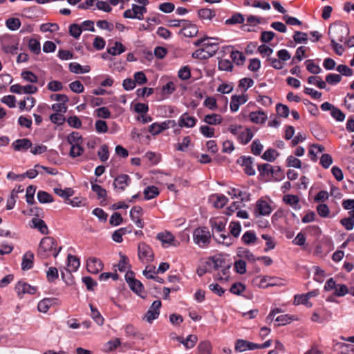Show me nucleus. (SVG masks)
I'll return each instance as SVG.
<instances>
[{"mask_svg": "<svg viewBox=\"0 0 354 354\" xmlns=\"http://www.w3.org/2000/svg\"><path fill=\"white\" fill-rule=\"evenodd\" d=\"M61 250V246L57 248V241L53 237L46 236L39 243L37 255L43 259H47L51 255L57 257Z\"/></svg>", "mask_w": 354, "mask_h": 354, "instance_id": "1", "label": "nucleus"}, {"mask_svg": "<svg viewBox=\"0 0 354 354\" xmlns=\"http://www.w3.org/2000/svg\"><path fill=\"white\" fill-rule=\"evenodd\" d=\"M212 236L214 239L218 243L229 246L232 243V239L227 232L225 230V223L221 221H209Z\"/></svg>", "mask_w": 354, "mask_h": 354, "instance_id": "2", "label": "nucleus"}, {"mask_svg": "<svg viewBox=\"0 0 354 354\" xmlns=\"http://www.w3.org/2000/svg\"><path fill=\"white\" fill-rule=\"evenodd\" d=\"M328 34L330 41L342 42L349 34V29L344 24H335L329 26Z\"/></svg>", "mask_w": 354, "mask_h": 354, "instance_id": "3", "label": "nucleus"}, {"mask_svg": "<svg viewBox=\"0 0 354 354\" xmlns=\"http://www.w3.org/2000/svg\"><path fill=\"white\" fill-rule=\"evenodd\" d=\"M211 239V234L207 227H198L193 232V240L200 248L207 247Z\"/></svg>", "mask_w": 354, "mask_h": 354, "instance_id": "4", "label": "nucleus"}, {"mask_svg": "<svg viewBox=\"0 0 354 354\" xmlns=\"http://www.w3.org/2000/svg\"><path fill=\"white\" fill-rule=\"evenodd\" d=\"M125 280L133 292L141 297H144V295H142V293H145L144 286L139 280H137L134 277V273L133 271H128L126 273Z\"/></svg>", "mask_w": 354, "mask_h": 354, "instance_id": "5", "label": "nucleus"}, {"mask_svg": "<svg viewBox=\"0 0 354 354\" xmlns=\"http://www.w3.org/2000/svg\"><path fill=\"white\" fill-rule=\"evenodd\" d=\"M161 305L160 300L154 301L147 311L143 319L149 323H151L154 319H157L160 315Z\"/></svg>", "mask_w": 354, "mask_h": 354, "instance_id": "6", "label": "nucleus"}, {"mask_svg": "<svg viewBox=\"0 0 354 354\" xmlns=\"http://www.w3.org/2000/svg\"><path fill=\"white\" fill-rule=\"evenodd\" d=\"M138 257L142 261L147 262L153 260V252L149 245L145 243H140L138 246Z\"/></svg>", "mask_w": 354, "mask_h": 354, "instance_id": "7", "label": "nucleus"}, {"mask_svg": "<svg viewBox=\"0 0 354 354\" xmlns=\"http://www.w3.org/2000/svg\"><path fill=\"white\" fill-rule=\"evenodd\" d=\"M102 261L96 257H89L86 261V270L91 274H97L103 269Z\"/></svg>", "mask_w": 354, "mask_h": 354, "instance_id": "8", "label": "nucleus"}, {"mask_svg": "<svg viewBox=\"0 0 354 354\" xmlns=\"http://www.w3.org/2000/svg\"><path fill=\"white\" fill-rule=\"evenodd\" d=\"M273 278L269 276H257L255 277L252 281V283L253 286L261 288H267L268 287H272L275 286H278L279 284L277 283H267L268 281L272 280Z\"/></svg>", "mask_w": 354, "mask_h": 354, "instance_id": "9", "label": "nucleus"}, {"mask_svg": "<svg viewBox=\"0 0 354 354\" xmlns=\"http://www.w3.org/2000/svg\"><path fill=\"white\" fill-rule=\"evenodd\" d=\"M15 290L20 297L26 293L33 295L36 292V288L31 286L24 281H19L15 286Z\"/></svg>", "mask_w": 354, "mask_h": 354, "instance_id": "10", "label": "nucleus"}, {"mask_svg": "<svg viewBox=\"0 0 354 354\" xmlns=\"http://www.w3.org/2000/svg\"><path fill=\"white\" fill-rule=\"evenodd\" d=\"M142 214V208L140 206H134L130 211L131 219L136 223L137 227L143 228L145 226L144 222L140 218Z\"/></svg>", "mask_w": 354, "mask_h": 354, "instance_id": "11", "label": "nucleus"}, {"mask_svg": "<svg viewBox=\"0 0 354 354\" xmlns=\"http://www.w3.org/2000/svg\"><path fill=\"white\" fill-rule=\"evenodd\" d=\"M248 100L247 95H232L230 102V110L232 112H236L239 110L240 105L245 104Z\"/></svg>", "mask_w": 354, "mask_h": 354, "instance_id": "12", "label": "nucleus"}, {"mask_svg": "<svg viewBox=\"0 0 354 354\" xmlns=\"http://www.w3.org/2000/svg\"><path fill=\"white\" fill-rule=\"evenodd\" d=\"M198 32L196 25L192 24L187 21V24L183 25V28L180 30L179 34L183 35L185 37H195Z\"/></svg>", "mask_w": 354, "mask_h": 354, "instance_id": "13", "label": "nucleus"}, {"mask_svg": "<svg viewBox=\"0 0 354 354\" xmlns=\"http://www.w3.org/2000/svg\"><path fill=\"white\" fill-rule=\"evenodd\" d=\"M131 181V178L127 174H122L115 178L113 185L115 189L124 191Z\"/></svg>", "mask_w": 354, "mask_h": 354, "instance_id": "14", "label": "nucleus"}, {"mask_svg": "<svg viewBox=\"0 0 354 354\" xmlns=\"http://www.w3.org/2000/svg\"><path fill=\"white\" fill-rule=\"evenodd\" d=\"M255 212L259 215L268 216L270 214L272 207L266 201L258 200L256 204Z\"/></svg>", "mask_w": 354, "mask_h": 354, "instance_id": "15", "label": "nucleus"}, {"mask_svg": "<svg viewBox=\"0 0 354 354\" xmlns=\"http://www.w3.org/2000/svg\"><path fill=\"white\" fill-rule=\"evenodd\" d=\"M257 347V344L243 339H237L235 344V350L239 352L254 350Z\"/></svg>", "mask_w": 354, "mask_h": 354, "instance_id": "16", "label": "nucleus"}, {"mask_svg": "<svg viewBox=\"0 0 354 354\" xmlns=\"http://www.w3.org/2000/svg\"><path fill=\"white\" fill-rule=\"evenodd\" d=\"M196 119L194 117L189 116L188 113H183L179 120L178 124L181 127L191 128L196 125Z\"/></svg>", "mask_w": 354, "mask_h": 354, "instance_id": "17", "label": "nucleus"}, {"mask_svg": "<svg viewBox=\"0 0 354 354\" xmlns=\"http://www.w3.org/2000/svg\"><path fill=\"white\" fill-rule=\"evenodd\" d=\"M24 192V188L21 185H18L12 191L10 198L7 201L6 209L10 210L14 208L16 203L17 194Z\"/></svg>", "mask_w": 354, "mask_h": 354, "instance_id": "18", "label": "nucleus"}, {"mask_svg": "<svg viewBox=\"0 0 354 354\" xmlns=\"http://www.w3.org/2000/svg\"><path fill=\"white\" fill-rule=\"evenodd\" d=\"M12 146L15 151L26 150L32 147V142L28 138L18 139L12 144Z\"/></svg>", "mask_w": 354, "mask_h": 354, "instance_id": "19", "label": "nucleus"}, {"mask_svg": "<svg viewBox=\"0 0 354 354\" xmlns=\"http://www.w3.org/2000/svg\"><path fill=\"white\" fill-rule=\"evenodd\" d=\"M34 260V254L30 252H26L22 258L21 269L23 270H28L32 268Z\"/></svg>", "mask_w": 354, "mask_h": 354, "instance_id": "20", "label": "nucleus"}, {"mask_svg": "<svg viewBox=\"0 0 354 354\" xmlns=\"http://www.w3.org/2000/svg\"><path fill=\"white\" fill-rule=\"evenodd\" d=\"M210 201L216 208H223L228 201V198L223 194H214L210 197Z\"/></svg>", "mask_w": 354, "mask_h": 354, "instance_id": "21", "label": "nucleus"}, {"mask_svg": "<svg viewBox=\"0 0 354 354\" xmlns=\"http://www.w3.org/2000/svg\"><path fill=\"white\" fill-rule=\"evenodd\" d=\"M207 265L212 266L215 270H218L223 267L225 261L221 257H212L206 261Z\"/></svg>", "mask_w": 354, "mask_h": 354, "instance_id": "22", "label": "nucleus"}, {"mask_svg": "<svg viewBox=\"0 0 354 354\" xmlns=\"http://www.w3.org/2000/svg\"><path fill=\"white\" fill-rule=\"evenodd\" d=\"M250 120L256 124H262L267 120V115L263 111H253L250 113Z\"/></svg>", "mask_w": 354, "mask_h": 354, "instance_id": "23", "label": "nucleus"}, {"mask_svg": "<svg viewBox=\"0 0 354 354\" xmlns=\"http://www.w3.org/2000/svg\"><path fill=\"white\" fill-rule=\"evenodd\" d=\"M197 13L198 17L202 20L211 21L216 16L215 10L207 8L199 9Z\"/></svg>", "mask_w": 354, "mask_h": 354, "instance_id": "24", "label": "nucleus"}, {"mask_svg": "<svg viewBox=\"0 0 354 354\" xmlns=\"http://www.w3.org/2000/svg\"><path fill=\"white\" fill-rule=\"evenodd\" d=\"M135 7H138L137 4H133L131 9L126 10L123 13V17L127 19H138L139 20L143 19L141 17V13Z\"/></svg>", "mask_w": 354, "mask_h": 354, "instance_id": "25", "label": "nucleus"}, {"mask_svg": "<svg viewBox=\"0 0 354 354\" xmlns=\"http://www.w3.org/2000/svg\"><path fill=\"white\" fill-rule=\"evenodd\" d=\"M67 259L68 268L66 269V271L68 272L69 273L71 272H75L80 266L79 259L72 254H68Z\"/></svg>", "mask_w": 354, "mask_h": 354, "instance_id": "26", "label": "nucleus"}, {"mask_svg": "<svg viewBox=\"0 0 354 354\" xmlns=\"http://www.w3.org/2000/svg\"><path fill=\"white\" fill-rule=\"evenodd\" d=\"M89 308L91 309V317L97 325L102 326L104 319L99 310L91 304H89Z\"/></svg>", "mask_w": 354, "mask_h": 354, "instance_id": "27", "label": "nucleus"}, {"mask_svg": "<svg viewBox=\"0 0 354 354\" xmlns=\"http://www.w3.org/2000/svg\"><path fill=\"white\" fill-rule=\"evenodd\" d=\"M32 227L37 229L42 234H47L48 233V228L42 219L33 218L32 219Z\"/></svg>", "mask_w": 354, "mask_h": 354, "instance_id": "28", "label": "nucleus"}, {"mask_svg": "<svg viewBox=\"0 0 354 354\" xmlns=\"http://www.w3.org/2000/svg\"><path fill=\"white\" fill-rule=\"evenodd\" d=\"M124 330H125L126 335L128 337H131L133 338H138L140 339H144L143 335L142 333H140V331L131 324L127 325L125 326Z\"/></svg>", "mask_w": 354, "mask_h": 354, "instance_id": "29", "label": "nucleus"}, {"mask_svg": "<svg viewBox=\"0 0 354 354\" xmlns=\"http://www.w3.org/2000/svg\"><path fill=\"white\" fill-rule=\"evenodd\" d=\"M203 121L209 125H216L221 124L223 118L218 114L212 113L205 115Z\"/></svg>", "mask_w": 354, "mask_h": 354, "instance_id": "30", "label": "nucleus"}, {"mask_svg": "<svg viewBox=\"0 0 354 354\" xmlns=\"http://www.w3.org/2000/svg\"><path fill=\"white\" fill-rule=\"evenodd\" d=\"M283 201L290 205L295 209H300V205H299V197L296 195L288 194L283 197Z\"/></svg>", "mask_w": 354, "mask_h": 354, "instance_id": "31", "label": "nucleus"}, {"mask_svg": "<svg viewBox=\"0 0 354 354\" xmlns=\"http://www.w3.org/2000/svg\"><path fill=\"white\" fill-rule=\"evenodd\" d=\"M125 50L126 48L121 42L115 41L113 46L108 48L107 53L111 55L115 56L122 54Z\"/></svg>", "mask_w": 354, "mask_h": 354, "instance_id": "32", "label": "nucleus"}, {"mask_svg": "<svg viewBox=\"0 0 354 354\" xmlns=\"http://www.w3.org/2000/svg\"><path fill=\"white\" fill-rule=\"evenodd\" d=\"M144 197L145 200H150L154 198L159 194L158 189L153 185L148 186L144 190Z\"/></svg>", "mask_w": 354, "mask_h": 354, "instance_id": "33", "label": "nucleus"}, {"mask_svg": "<svg viewBox=\"0 0 354 354\" xmlns=\"http://www.w3.org/2000/svg\"><path fill=\"white\" fill-rule=\"evenodd\" d=\"M6 26L9 30L15 31L20 28L21 21L19 18L10 17L6 21Z\"/></svg>", "mask_w": 354, "mask_h": 354, "instance_id": "34", "label": "nucleus"}, {"mask_svg": "<svg viewBox=\"0 0 354 354\" xmlns=\"http://www.w3.org/2000/svg\"><path fill=\"white\" fill-rule=\"evenodd\" d=\"M253 133L250 129H245L243 131L241 132L239 135V140L244 145L248 143L253 138Z\"/></svg>", "mask_w": 354, "mask_h": 354, "instance_id": "35", "label": "nucleus"}, {"mask_svg": "<svg viewBox=\"0 0 354 354\" xmlns=\"http://www.w3.org/2000/svg\"><path fill=\"white\" fill-rule=\"evenodd\" d=\"M157 239L160 240L162 244H171L174 241L175 238L171 233L166 232L158 233L157 234Z\"/></svg>", "mask_w": 354, "mask_h": 354, "instance_id": "36", "label": "nucleus"}, {"mask_svg": "<svg viewBox=\"0 0 354 354\" xmlns=\"http://www.w3.org/2000/svg\"><path fill=\"white\" fill-rule=\"evenodd\" d=\"M244 17L241 13H235L230 18L225 20L226 25L241 24L244 22Z\"/></svg>", "mask_w": 354, "mask_h": 354, "instance_id": "37", "label": "nucleus"}, {"mask_svg": "<svg viewBox=\"0 0 354 354\" xmlns=\"http://www.w3.org/2000/svg\"><path fill=\"white\" fill-rule=\"evenodd\" d=\"M232 61L238 66L243 65L244 62L245 61V57L243 55V54L239 51L235 50L232 51L230 55Z\"/></svg>", "mask_w": 354, "mask_h": 354, "instance_id": "38", "label": "nucleus"}, {"mask_svg": "<svg viewBox=\"0 0 354 354\" xmlns=\"http://www.w3.org/2000/svg\"><path fill=\"white\" fill-rule=\"evenodd\" d=\"M54 192L59 196L65 198L66 201L69 200V198L74 194V191L71 188H66L65 189L55 188Z\"/></svg>", "mask_w": 354, "mask_h": 354, "instance_id": "39", "label": "nucleus"}, {"mask_svg": "<svg viewBox=\"0 0 354 354\" xmlns=\"http://www.w3.org/2000/svg\"><path fill=\"white\" fill-rule=\"evenodd\" d=\"M198 353L197 354H212V346L211 344L208 341H203L198 345Z\"/></svg>", "mask_w": 354, "mask_h": 354, "instance_id": "40", "label": "nucleus"}, {"mask_svg": "<svg viewBox=\"0 0 354 354\" xmlns=\"http://www.w3.org/2000/svg\"><path fill=\"white\" fill-rule=\"evenodd\" d=\"M67 141L72 146L81 144L82 142V138L78 132H72L68 135Z\"/></svg>", "mask_w": 354, "mask_h": 354, "instance_id": "41", "label": "nucleus"}, {"mask_svg": "<svg viewBox=\"0 0 354 354\" xmlns=\"http://www.w3.org/2000/svg\"><path fill=\"white\" fill-rule=\"evenodd\" d=\"M37 199L41 203H48L53 201V196L45 191L37 192Z\"/></svg>", "mask_w": 354, "mask_h": 354, "instance_id": "42", "label": "nucleus"}, {"mask_svg": "<svg viewBox=\"0 0 354 354\" xmlns=\"http://www.w3.org/2000/svg\"><path fill=\"white\" fill-rule=\"evenodd\" d=\"M305 64L306 65V69L310 73L317 75L320 73L322 71L321 68L319 65H317L314 63L313 59H308L305 62Z\"/></svg>", "mask_w": 354, "mask_h": 354, "instance_id": "43", "label": "nucleus"}, {"mask_svg": "<svg viewBox=\"0 0 354 354\" xmlns=\"http://www.w3.org/2000/svg\"><path fill=\"white\" fill-rule=\"evenodd\" d=\"M242 241L246 245L254 243L257 239L256 234L252 231H247L243 234L241 238Z\"/></svg>", "mask_w": 354, "mask_h": 354, "instance_id": "44", "label": "nucleus"}, {"mask_svg": "<svg viewBox=\"0 0 354 354\" xmlns=\"http://www.w3.org/2000/svg\"><path fill=\"white\" fill-rule=\"evenodd\" d=\"M238 256L252 263L257 260V258L248 249H240L238 252Z\"/></svg>", "mask_w": 354, "mask_h": 354, "instance_id": "45", "label": "nucleus"}, {"mask_svg": "<svg viewBox=\"0 0 354 354\" xmlns=\"http://www.w3.org/2000/svg\"><path fill=\"white\" fill-rule=\"evenodd\" d=\"M273 168V166L270 164H260L258 165V170L260 173V175L263 176L271 177V171Z\"/></svg>", "mask_w": 354, "mask_h": 354, "instance_id": "46", "label": "nucleus"}, {"mask_svg": "<svg viewBox=\"0 0 354 354\" xmlns=\"http://www.w3.org/2000/svg\"><path fill=\"white\" fill-rule=\"evenodd\" d=\"M36 186L29 185L26 189V202L29 205L35 203L34 195L36 191Z\"/></svg>", "mask_w": 354, "mask_h": 354, "instance_id": "47", "label": "nucleus"}, {"mask_svg": "<svg viewBox=\"0 0 354 354\" xmlns=\"http://www.w3.org/2000/svg\"><path fill=\"white\" fill-rule=\"evenodd\" d=\"M292 320V317L288 314L279 315L275 319V322H277L276 325L277 326H285L290 324Z\"/></svg>", "mask_w": 354, "mask_h": 354, "instance_id": "48", "label": "nucleus"}, {"mask_svg": "<svg viewBox=\"0 0 354 354\" xmlns=\"http://www.w3.org/2000/svg\"><path fill=\"white\" fill-rule=\"evenodd\" d=\"M278 156L279 153L276 150L268 149L263 153L262 158L268 162H274Z\"/></svg>", "mask_w": 354, "mask_h": 354, "instance_id": "49", "label": "nucleus"}, {"mask_svg": "<svg viewBox=\"0 0 354 354\" xmlns=\"http://www.w3.org/2000/svg\"><path fill=\"white\" fill-rule=\"evenodd\" d=\"M91 189L93 192H94L95 193H96V194L97 195V198H103L104 200H105L106 197V191L105 189H104L102 186L99 185H97V184H93L92 182H91Z\"/></svg>", "mask_w": 354, "mask_h": 354, "instance_id": "50", "label": "nucleus"}, {"mask_svg": "<svg viewBox=\"0 0 354 354\" xmlns=\"http://www.w3.org/2000/svg\"><path fill=\"white\" fill-rule=\"evenodd\" d=\"M28 48L35 54H39L41 52V46L39 41L34 38L30 39L28 41Z\"/></svg>", "mask_w": 354, "mask_h": 354, "instance_id": "51", "label": "nucleus"}, {"mask_svg": "<svg viewBox=\"0 0 354 354\" xmlns=\"http://www.w3.org/2000/svg\"><path fill=\"white\" fill-rule=\"evenodd\" d=\"M82 32L81 26L77 24H71L69 26V34L75 39H78Z\"/></svg>", "mask_w": 354, "mask_h": 354, "instance_id": "52", "label": "nucleus"}, {"mask_svg": "<svg viewBox=\"0 0 354 354\" xmlns=\"http://www.w3.org/2000/svg\"><path fill=\"white\" fill-rule=\"evenodd\" d=\"M271 177L276 181H279L284 178V174L279 166L273 167L271 171Z\"/></svg>", "mask_w": 354, "mask_h": 354, "instance_id": "53", "label": "nucleus"}, {"mask_svg": "<svg viewBox=\"0 0 354 354\" xmlns=\"http://www.w3.org/2000/svg\"><path fill=\"white\" fill-rule=\"evenodd\" d=\"M342 81L339 74L329 73L326 76V82L330 85H335Z\"/></svg>", "mask_w": 354, "mask_h": 354, "instance_id": "54", "label": "nucleus"}, {"mask_svg": "<svg viewBox=\"0 0 354 354\" xmlns=\"http://www.w3.org/2000/svg\"><path fill=\"white\" fill-rule=\"evenodd\" d=\"M51 305L52 299H44L38 303L37 309L39 312L46 313Z\"/></svg>", "mask_w": 354, "mask_h": 354, "instance_id": "55", "label": "nucleus"}, {"mask_svg": "<svg viewBox=\"0 0 354 354\" xmlns=\"http://www.w3.org/2000/svg\"><path fill=\"white\" fill-rule=\"evenodd\" d=\"M218 69L224 71H232L233 69L232 62L229 59H220L218 61Z\"/></svg>", "mask_w": 354, "mask_h": 354, "instance_id": "56", "label": "nucleus"}, {"mask_svg": "<svg viewBox=\"0 0 354 354\" xmlns=\"http://www.w3.org/2000/svg\"><path fill=\"white\" fill-rule=\"evenodd\" d=\"M230 234L234 237H238L241 231V226L239 222L232 221L230 223Z\"/></svg>", "mask_w": 354, "mask_h": 354, "instance_id": "57", "label": "nucleus"}, {"mask_svg": "<svg viewBox=\"0 0 354 354\" xmlns=\"http://www.w3.org/2000/svg\"><path fill=\"white\" fill-rule=\"evenodd\" d=\"M276 111L277 114L283 118H288L290 113V110L288 106L280 103L277 104Z\"/></svg>", "mask_w": 354, "mask_h": 354, "instance_id": "58", "label": "nucleus"}, {"mask_svg": "<svg viewBox=\"0 0 354 354\" xmlns=\"http://www.w3.org/2000/svg\"><path fill=\"white\" fill-rule=\"evenodd\" d=\"M294 41L297 44L304 43L306 44L308 40L307 33L301 32V31H295L293 35Z\"/></svg>", "mask_w": 354, "mask_h": 354, "instance_id": "59", "label": "nucleus"}, {"mask_svg": "<svg viewBox=\"0 0 354 354\" xmlns=\"http://www.w3.org/2000/svg\"><path fill=\"white\" fill-rule=\"evenodd\" d=\"M336 70L342 75L346 77H351L353 74V71L348 66L344 64L338 65Z\"/></svg>", "mask_w": 354, "mask_h": 354, "instance_id": "60", "label": "nucleus"}, {"mask_svg": "<svg viewBox=\"0 0 354 354\" xmlns=\"http://www.w3.org/2000/svg\"><path fill=\"white\" fill-rule=\"evenodd\" d=\"M286 162L287 167H295L297 169H300L301 167V160L292 156H289L287 158Z\"/></svg>", "mask_w": 354, "mask_h": 354, "instance_id": "61", "label": "nucleus"}, {"mask_svg": "<svg viewBox=\"0 0 354 354\" xmlns=\"http://www.w3.org/2000/svg\"><path fill=\"white\" fill-rule=\"evenodd\" d=\"M245 290V286L240 282L233 283L230 289L232 294L236 295H240Z\"/></svg>", "mask_w": 354, "mask_h": 354, "instance_id": "62", "label": "nucleus"}, {"mask_svg": "<svg viewBox=\"0 0 354 354\" xmlns=\"http://www.w3.org/2000/svg\"><path fill=\"white\" fill-rule=\"evenodd\" d=\"M21 75L24 80L30 83H37L38 81L37 75L29 71L22 72Z\"/></svg>", "mask_w": 354, "mask_h": 354, "instance_id": "63", "label": "nucleus"}, {"mask_svg": "<svg viewBox=\"0 0 354 354\" xmlns=\"http://www.w3.org/2000/svg\"><path fill=\"white\" fill-rule=\"evenodd\" d=\"M70 89L75 93H81L84 91V87L80 81L76 80L69 84Z\"/></svg>", "mask_w": 354, "mask_h": 354, "instance_id": "64", "label": "nucleus"}]
</instances>
